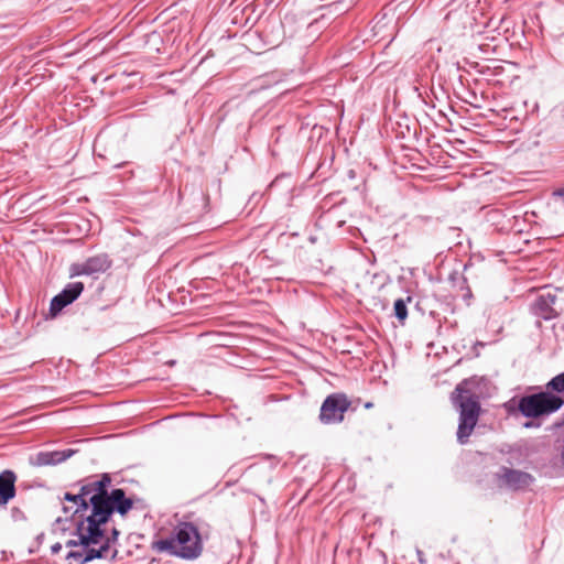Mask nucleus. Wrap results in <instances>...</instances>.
<instances>
[{
  "label": "nucleus",
  "mask_w": 564,
  "mask_h": 564,
  "mask_svg": "<svg viewBox=\"0 0 564 564\" xmlns=\"http://www.w3.org/2000/svg\"><path fill=\"white\" fill-rule=\"evenodd\" d=\"M62 550V544L61 543H55L51 546V551L53 554H56L58 553L59 551Z\"/></svg>",
  "instance_id": "nucleus-17"
},
{
  "label": "nucleus",
  "mask_w": 564,
  "mask_h": 564,
  "mask_svg": "<svg viewBox=\"0 0 564 564\" xmlns=\"http://www.w3.org/2000/svg\"><path fill=\"white\" fill-rule=\"evenodd\" d=\"M74 517H77L73 533L76 539L68 540L65 546H80L82 550L70 551L66 558H73L79 564H86L96 558H108L110 552V539L106 536L108 522L86 511H78Z\"/></svg>",
  "instance_id": "nucleus-2"
},
{
  "label": "nucleus",
  "mask_w": 564,
  "mask_h": 564,
  "mask_svg": "<svg viewBox=\"0 0 564 564\" xmlns=\"http://www.w3.org/2000/svg\"><path fill=\"white\" fill-rule=\"evenodd\" d=\"M499 478L507 487L513 490L525 489L534 481V477L531 474L507 467L501 468Z\"/></svg>",
  "instance_id": "nucleus-9"
},
{
  "label": "nucleus",
  "mask_w": 564,
  "mask_h": 564,
  "mask_svg": "<svg viewBox=\"0 0 564 564\" xmlns=\"http://www.w3.org/2000/svg\"><path fill=\"white\" fill-rule=\"evenodd\" d=\"M17 476L12 470L0 474V506H6L15 496Z\"/></svg>",
  "instance_id": "nucleus-10"
},
{
  "label": "nucleus",
  "mask_w": 564,
  "mask_h": 564,
  "mask_svg": "<svg viewBox=\"0 0 564 564\" xmlns=\"http://www.w3.org/2000/svg\"><path fill=\"white\" fill-rule=\"evenodd\" d=\"M555 301L556 296L551 292L541 294L534 303L535 313L544 319L554 318L557 315L553 307Z\"/></svg>",
  "instance_id": "nucleus-11"
},
{
  "label": "nucleus",
  "mask_w": 564,
  "mask_h": 564,
  "mask_svg": "<svg viewBox=\"0 0 564 564\" xmlns=\"http://www.w3.org/2000/svg\"><path fill=\"white\" fill-rule=\"evenodd\" d=\"M349 406L350 401L347 399L346 394H330L324 400L321 406L319 420L324 424L340 423Z\"/></svg>",
  "instance_id": "nucleus-6"
},
{
  "label": "nucleus",
  "mask_w": 564,
  "mask_h": 564,
  "mask_svg": "<svg viewBox=\"0 0 564 564\" xmlns=\"http://www.w3.org/2000/svg\"><path fill=\"white\" fill-rule=\"evenodd\" d=\"M106 536H107L108 539H110V544H111V543H113V542H116V541H117V539H118V536H119V531H118L116 528H112V529H111V535H108V534L106 533ZM116 556H117V550H111V549H110V552H109V556H108V558H111V560H112V558H115Z\"/></svg>",
  "instance_id": "nucleus-15"
},
{
  "label": "nucleus",
  "mask_w": 564,
  "mask_h": 564,
  "mask_svg": "<svg viewBox=\"0 0 564 564\" xmlns=\"http://www.w3.org/2000/svg\"><path fill=\"white\" fill-rule=\"evenodd\" d=\"M480 393L475 379H466L455 388L452 402L459 413L457 442L466 444L471 435L480 414Z\"/></svg>",
  "instance_id": "nucleus-3"
},
{
  "label": "nucleus",
  "mask_w": 564,
  "mask_h": 564,
  "mask_svg": "<svg viewBox=\"0 0 564 564\" xmlns=\"http://www.w3.org/2000/svg\"><path fill=\"white\" fill-rule=\"evenodd\" d=\"M534 426H539V424H535L534 422L524 423V427H527V429L534 427Z\"/></svg>",
  "instance_id": "nucleus-18"
},
{
  "label": "nucleus",
  "mask_w": 564,
  "mask_h": 564,
  "mask_svg": "<svg viewBox=\"0 0 564 564\" xmlns=\"http://www.w3.org/2000/svg\"><path fill=\"white\" fill-rule=\"evenodd\" d=\"M110 484V475L102 474L100 479L82 485L78 494L66 492L64 500L69 505L63 506V512L66 517L73 518L78 511H86L107 522L113 512L126 516L132 509L133 501L121 488L109 492Z\"/></svg>",
  "instance_id": "nucleus-1"
},
{
  "label": "nucleus",
  "mask_w": 564,
  "mask_h": 564,
  "mask_svg": "<svg viewBox=\"0 0 564 564\" xmlns=\"http://www.w3.org/2000/svg\"><path fill=\"white\" fill-rule=\"evenodd\" d=\"M84 284L82 282L68 283L61 293L55 295L50 305V313L54 317L65 306L72 304L83 292Z\"/></svg>",
  "instance_id": "nucleus-8"
},
{
  "label": "nucleus",
  "mask_w": 564,
  "mask_h": 564,
  "mask_svg": "<svg viewBox=\"0 0 564 564\" xmlns=\"http://www.w3.org/2000/svg\"><path fill=\"white\" fill-rule=\"evenodd\" d=\"M154 547L183 560H195L203 552V542L196 525L181 522L169 536L155 541Z\"/></svg>",
  "instance_id": "nucleus-4"
},
{
  "label": "nucleus",
  "mask_w": 564,
  "mask_h": 564,
  "mask_svg": "<svg viewBox=\"0 0 564 564\" xmlns=\"http://www.w3.org/2000/svg\"><path fill=\"white\" fill-rule=\"evenodd\" d=\"M11 518L13 521H23L26 519L24 512L18 507L11 509Z\"/></svg>",
  "instance_id": "nucleus-16"
},
{
  "label": "nucleus",
  "mask_w": 564,
  "mask_h": 564,
  "mask_svg": "<svg viewBox=\"0 0 564 564\" xmlns=\"http://www.w3.org/2000/svg\"><path fill=\"white\" fill-rule=\"evenodd\" d=\"M56 455H58V454L57 453L41 452V453H39L36 455L34 464L37 465V466H44V465L53 464V463L58 460V459L54 458V456H56Z\"/></svg>",
  "instance_id": "nucleus-13"
},
{
  "label": "nucleus",
  "mask_w": 564,
  "mask_h": 564,
  "mask_svg": "<svg viewBox=\"0 0 564 564\" xmlns=\"http://www.w3.org/2000/svg\"><path fill=\"white\" fill-rule=\"evenodd\" d=\"M393 308H394V315L397 316V318L401 322L405 321V318L408 317V308H406L405 301L403 299H398L394 302Z\"/></svg>",
  "instance_id": "nucleus-14"
},
{
  "label": "nucleus",
  "mask_w": 564,
  "mask_h": 564,
  "mask_svg": "<svg viewBox=\"0 0 564 564\" xmlns=\"http://www.w3.org/2000/svg\"><path fill=\"white\" fill-rule=\"evenodd\" d=\"M546 389L557 394L564 395V371L553 377L547 383Z\"/></svg>",
  "instance_id": "nucleus-12"
},
{
  "label": "nucleus",
  "mask_w": 564,
  "mask_h": 564,
  "mask_svg": "<svg viewBox=\"0 0 564 564\" xmlns=\"http://www.w3.org/2000/svg\"><path fill=\"white\" fill-rule=\"evenodd\" d=\"M111 267V260L107 253H99L89 257L83 262L73 263L69 268L70 276L90 275L95 276L106 272Z\"/></svg>",
  "instance_id": "nucleus-7"
},
{
  "label": "nucleus",
  "mask_w": 564,
  "mask_h": 564,
  "mask_svg": "<svg viewBox=\"0 0 564 564\" xmlns=\"http://www.w3.org/2000/svg\"><path fill=\"white\" fill-rule=\"evenodd\" d=\"M563 404L564 400L550 390L521 397L517 409L524 417L538 419L556 412Z\"/></svg>",
  "instance_id": "nucleus-5"
}]
</instances>
